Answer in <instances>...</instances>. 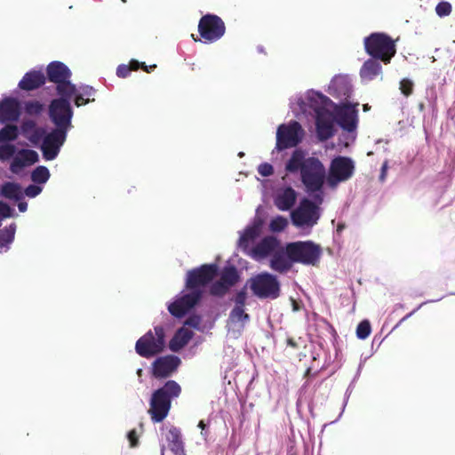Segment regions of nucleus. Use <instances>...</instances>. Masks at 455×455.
<instances>
[{
  "instance_id": "obj_17",
  "label": "nucleus",
  "mask_w": 455,
  "mask_h": 455,
  "mask_svg": "<svg viewBox=\"0 0 455 455\" xmlns=\"http://www.w3.org/2000/svg\"><path fill=\"white\" fill-rule=\"evenodd\" d=\"M38 160V154L35 150L20 149L12 158L10 170L12 173H19L24 167L32 165Z\"/></svg>"
},
{
  "instance_id": "obj_55",
  "label": "nucleus",
  "mask_w": 455,
  "mask_h": 455,
  "mask_svg": "<svg viewBox=\"0 0 455 455\" xmlns=\"http://www.w3.org/2000/svg\"><path fill=\"white\" fill-rule=\"evenodd\" d=\"M18 209L20 212H24L28 209V204L26 202H20L18 204Z\"/></svg>"
},
{
  "instance_id": "obj_7",
  "label": "nucleus",
  "mask_w": 455,
  "mask_h": 455,
  "mask_svg": "<svg viewBox=\"0 0 455 455\" xmlns=\"http://www.w3.org/2000/svg\"><path fill=\"white\" fill-rule=\"evenodd\" d=\"M200 39L192 37L195 41L212 44L219 41L226 33V25L223 20L216 14L207 13L201 17L198 22Z\"/></svg>"
},
{
  "instance_id": "obj_49",
  "label": "nucleus",
  "mask_w": 455,
  "mask_h": 455,
  "mask_svg": "<svg viewBox=\"0 0 455 455\" xmlns=\"http://www.w3.org/2000/svg\"><path fill=\"white\" fill-rule=\"evenodd\" d=\"M42 188L36 185H29L25 188V194L28 197H35L40 194Z\"/></svg>"
},
{
  "instance_id": "obj_26",
  "label": "nucleus",
  "mask_w": 455,
  "mask_h": 455,
  "mask_svg": "<svg viewBox=\"0 0 455 455\" xmlns=\"http://www.w3.org/2000/svg\"><path fill=\"white\" fill-rule=\"evenodd\" d=\"M193 332L186 328L179 329L169 342V348L178 352L183 348L192 339Z\"/></svg>"
},
{
  "instance_id": "obj_21",
  "label": "nucleus",
  "mask_w": 455,
  "mask_h": 455,
  "mask_svg": "<svg viewBox=\"0 0 455 455\" xmlns=\"http://www.w3.org/2000/svg\"><path fill=\"white\" fill-rule=\"evenodd\" d=\"M297 200V192L287 187L279 191L274 198V204L280 211H288L293 207Z\"/></svg>"
},
{
  "instance_id": "obj_51",
  "label": "nucleus",
  "mask_w": 455,
  "mask_h": 455,
  "mask_svg": "<svg viewBox=\"0 0 455 455\" xmlns=\"http://www.w3.org/2000/svg\"><path fill=\"white\" fill-rule=\"evenodd\" d=\"M12 215V208L5 203L0 201V218H9Z\"/></svg>"
},
{
  "instance_id": "obj_6",
  "label": "nucleus",
  "mask_w": 455,
  "mask_h": 455,
  "mask_svg": "<svg viewBox=\"0 0 455 455\" xmlns=\"http://www.w3.org/2000/svg\"><path fill=\"white\" fill-rule=\"evenodd\" d=\"M164 347V329L163 326L157 325L154 327V332L148 331L137 340L135 350L139 355L144 358H150L163 352Z\"/></svg>"
},
{
  "instance_id": "obj_28",
  "label": "nucleus",
  "mask_w": 455,
  "mask_h": 455,
  "mask_svg": "<svg viewBox=\"0 0 455 455\" xmlns=\"http://www.w3.org/2000/svg\"><path fill=\"white\" fill-rule=\"evenodd\" d=\"M140 68L146 72H149L144 62H139L138 60H132L129 65H119L116 68V75L118 77L125 78L132 71H136Z\"/></svg>"
},
{
  "instance_id": "obj_24",
  "label": "nucleus",
  "mask_w": 455,
  "mask_h": 455,
  "mask_svg": "<svg viewBox=\"0 0 455 455\" xmlns=\"http://www.w3.org/2000/svg\"><path fill=\"white\" fill-rule=\"evenodd\" d=\"M20 116L19 103L16 100L8 98L0 103V122L15 121Z\"/></svg>"
},
{
  "instance_id": "obj_32",
  "label": "nucleus",
  "mask_w": 455,
  "mask_h": 455,
  "mask_svg": "<svg viewBox=\"0 0 455 455\" xmlns=\"http://www.w3.org/2000/svg\"><path fill=\"white\" fill-rule=\"evenodd\" d=\"M16 231V225L14 223L10 224L8 227L0 230V246L4 247L14 240Z\"/></svg>"
},
{
  "instance_id": "obj_56",
  "label": "nucleus",
  "mask_w": 455,
  "mask_h": 455,
  "mask_svg": "<svg viewBox=\"0 0 455 455\" xmlns=\"http://www.w3.org/2000/svg\"><path fill=\"white\" fill-rule=\"evenodd\" d=\"M198 427L202 429V435H204V431L206 429L207 424L204 422V420H200L198 423ZM207 433H205V435Z\"/></svg>"
},
{
  "instance_id": "obj_16",
  "label": "nucleus",
  "mask_w": 455,
  "mask_h": 455,
  "mask_svg": "<svg viewBox=\"0 0 455 455\" xmlns=\"http://www.w3.org/2000/svg\"><path fill=\"white\" fill-rule=\"evenodd\" d=\"M180 364V359L176 355L158 357L152 363V374L156 379H165L171 376Z\"/></svg>"
},
{
  "instance_id": "obj_10",
  "label": "nucleus",
  "mask_w": 455,
  "mask_h": 455,
  "mask_svg": "<svg viewBox=\"0 0 455 455\" xmlns=\"http://www.w3.org/2000/svg\"><path fill=\"white\" fill-rule=\"evenodd\" d=\"M321 100L322 107L315 108L316 118L315 126L317 137L320 140L324 141L329 140L334 135V122L336 118L333 114L325 108L331 100L322 94H318Z\"/></svg>"
},
{
  "instance_id": "obj_58",
  "label": "nucleus",
  "mask_w": 455,
  "mask_h": 455,
  "mask_svg": "<svg viewBox=\"0 0 455 455\" xmlns=\"http://www.w3.org/2000/svg\"><path fill=\"white\" fill-rule=\"evenodd\" d=\"M148 68V70L149 71L148 73L151 72V70L155 69L156 68V65L154 64V65H151L149 67L146 66Z\"/></svg>"
},
{
  "instance_id": "obj_59",
  "label": "nucleus",
  "mask_w": 455,
  "mask_h": 455,
  "mask_svg": "<svg viewBox=\"0 0 455 455\" xmlns=\"http://www.w3.org/2000/svg\"><path fill=\"white\" fill-rule=\"evenodd\" d=\"M368 108H368V105H364V106H363V110H364V111L368 110Z\"/></svg>"
},
{
  "instance_id": "obj_35",
  "label": "nucleus",
  "mask_w": 455,
  "mask_h": 455,
  "mask_svg": "<svg viewBox=\"0 0 455 455\" xmlns=\"http://www.w3.org/2000/svg\"><path fill=\"white\" fill-rule=\"evenodd\" d=\"M230 287H228L220 279L211 285L210 293L213 296L222 297L228 291Z\"/></svg>"
},
{
  "instance_id": "obj_13",
  "label": "nucleus",
  "mask_w": 455,
  "mask_h": 455,
  "mask_svg": "<svg viewBox=\"0 0 455 455\" xmlns=\"http://www.w3.org/2000/svg\"><path fill=\"white\" fill-rule=\"evenodd\" d=\"M355 172V164L347 156H336L330 164L329 182L335 185L349 180Z\"/></svg>"
},
{
  "instance_id": "obj_33",
  "label": "nucleus",
  "mask_w": 455,
  "mask_h": 455,
  "mask_svg": "<svg viewBox=\"0 0 455 455\" xmlns=\"http://www.w3.org/2000/svg\"><path fill=\"white\" fill-rule=\"evenodd\" d=\"M50 178V172L45 166H37L31 173V180L35 183H45Z\"/></svg>"
},
{
  "instance_id": "obj_52",
  "label": "nucleus",
  "mask_w": 455,
  "mask_h": 455,
  "mask_svg": "<svg viewBox=\"0 0 455 455\" xmlns=\"http://www.w3.org/2000/svg\"><path fill=\"white\" fill-rule=\"evenodd\" d=\"M36 124L34 121H27L23 123L21 126V130L24 134H28L29 132H32V131L36 128Z\"/></svg>"
},
{
  "instance_id": "obj_39",
  "label": "nucleus",
  "mask_w": 455,
  "mask_h": 455,
  "mask_svg": "<svg viewBox=\"0 0 455 455\" xmlns=\"http://www.w3.org/2000/svg\"><path fill=\"white\" fill-rule=\"evenodd\" d=\"M435 13L438 17L443 18L449 16L452 12V6L451 3L447 1H441L435 6Z\"/></svg>"
},
{
  "instance_id": "obj_4",
  "label": "nucleus",
  "mask_w": 455,
  "mask_h": 455,
  "mask_svg": "<svg viewBox=\"0 0 455 455\" xmlns=\"http://www.w3.org/2000/svg\"><path fill=\"white\" fill-rule=\"evenodd\" d=\"M365 52L385 65L396 54V40L384 32H373L363 39Z\"/></svg>"
},
{
  "instance_id": "obj_46",
  "label": "nucleus",
  "mask_w": 455,
  "mask_h": 455,
  "mask_svg": "<svg viewBox=\"0 0 455 455\" xmlns=\"http://www.w3.org/2000/svg\"><path fill=\"white\" fill-rule=\"evenodd\" d=\"M44 134V129L36 127L32 131L30 136H28V140L32 143L36 144V143H37L42 139Z\"/></svg>"
},
{
  "instance_id": "obj_40",
  "label": "nucleus",
  "mask_w": 455,
  "mask_h": 455,
  "mask_svg": "<svg viewBox=\"0 0 455 455\" xmlns=\"http://www.w3.org/2000/svg\"><path fill=\"white\" fill-rule=\"evenodd\" d=\"M230 318L234 321H247L249 315L244 312L243 307L235 306L230 312Z\"/></svg>"
},
{
  "instance_id": "obj_18",
  "label": "nucleus",
  "mask_w": 455,
  "mask_h": 455,
  "mask_svg": "<svg viewBox=\"0 0 455 455\" xmlns=\"http://www.w3.org/2000/svg\"><path fill=\"white\" fill-rule=\"evenodd\" d=\"M336 122L347 132H354L357 126V112L349 107L341 108L337 111Z\"/></svg>"
},
{
  "instance_id": "obj_50",
  "label": "nucleus",
  "mask_w": 455,
  "mask_h": 455,
  "mask_svg": "<svg viewBox=\"0 0 455 455\" xmlns=\"http://www.w3.org/2000/svg\"><path fill=\"white\" fill-rule=\"evenodd\" d=\"M127 438L129 440L130 446L132 448H134V447L138 446V444H139V435H138V434H137L135 429H132V430L128 432Z\"/></svg>"
},
{
  "instance_id": "obj_20",
  "label": "nucleus",
  "mask_w": 455,
  "mask_h": 455,
  "mask_svg": "<svg viewBox=\"0 0 455 455\" xmlns=\"http://www.w3.org/2000/svg\"><path fill=\"white\" fill-rule=\"evenodd\" d=\"M46 73L48 80L56 84L71 77L70 69L60 61L51 62L47 66Z\"/></svg>"
},
{
  "instance_id": "obj_23",
  "label": "nucleus",
  "mask_w": 455,
  "mask_h": 455,
  "mask_svg": "<svg viewBox=\"0 0 455 455\" xmlns=\"http://www.w3.org/2000/svg\"><path fill=\"white\" fill-rule=\"evenodd\" d=\"M45 83V76L41 71H29L24 75L19 83V87L24 91H33Z\"/></svg>"
},
{
  "instance_id": "obj_8",
  "label": "nucleus",
  "mask_w": 455,
  "mask_h": 455,
  "mask_svg": "<svg viewBox=\"0 0 455 455\" xmlns=\"http://www.w3.org/2000/svg\"><path fill=\"white\" fill-rule=\"evenodd\" d=\"M249 282L251 291L259 299H275L280 296V283L274 275L260 273L251 277Z\"/></svg>"
},
{
  "instance_id": "obj_15",
  "label": "nucleus",
  "mask_w": 455,
  "mask_h": 455,
  "mask_svg": "<svg viewBox=\"0 0 455 455\" xmlns=\"http://www.w3.org/2000/svg\"><path fill=\"white\" fill-rule=\"evenodd\" d=\"M161 430L167 443L162 445V455H185L180 429L174 426H166Z\"/></svg>"
},
{
  "instance_id": "obj_2",
  "label": "nucleus",
  "mask_w": 455,
  "mask_h": 455,
  "mask_svg": "<svg viewBox=\"0 0 455 455\" xmlns=\"http://www.w3.org/2000/svg\"><path fill=\"white\" fill-rule=\"evenodd\" d=\"M285 171L289 173L299 172L300 180L309 194H315L314 199L323 203V188L326 177V170L323 163L315 156H306L300 148L295 149L285 164Z\"/></svg>"
},
{
  "instance_id": "obj_60",
  "label": "nucleus",
  "mask_w": 455,
  "mask_h": 455,
  "mask_svg": "<svg viewBox=\"0 0 455 455\" xmlns=\"http://www.w3.org/2000/svg\"><path fill=\"white\" fill-rule=\"evenodd\" d=\"M123 2H124V3H125V2H126V0H123Z\"/></svg>"
},
{
  "instance_id": "obj_1",
  "label": "nucleus",
  "mask_w": 455,
  "mask_h": 455,
  "mask_svg": "<svg viewBox=\"0 0 455 455\" xmlns=\"http://www.w3.org/2000/svg\"><path fill=\"white\" fill-rule=\"evenodd\" d=\"M218 275L216 264H204L187 272L185 287L189 292L171 303L168 310L177 318L183 317L203 298L204 288Z\"/></svg>"
},
{
  "instance_id": "obj_27",
  "label": "nucleus",
  "mask_w": 455,
  "mask_h": 455,
  "mask_svg": "<svg viewBox=\"0 0 455 455\" xmlns=\"http://www.w3.org/2000/svg\"><path fill=\"white\" fill-rule=\"evenodd\" d=\"M1 196L14 201H20L23 198L21 188L14 182H5L1 188Z\"/></svg>"
},
{
  "instance_id": "obj_31",
  "label": "nucleus",
  "mask_w": 455,
  "mask_h": 455,
  "mask_svg": "<svg viewBox=\"0 0 455 455\" xmlns=\"http://www.w3.org/2000/svg\"><path fill=\"white\" fill-rule=\"evenodd\" d=\"M18 135V127L14 124H7L0 130V143L13 141Z\"/></svg>"
},
{
  "instance_id": "obj_12",
  "label": "nucleus",
  "mask_w": 455,
  "mask_h": 455,
  "mask_svg": "<svg viewBox=\"0 0 455 455\" xmlns=\"http://www.w3.org/2000/svg\"><path fill=\"white\" fill-rule=\"evenodd\" d=\"M319 217L318 206L307 198H303L291 213V222L298 228H311L317 223Z\"/></svg>"
},
{
  "instance_id": "obj_14",
  "label": "nucleus",
  "mask_w": 455,
  "mask_h": 455,
  "mask_svg": "<svg viewBox=\"0 0 455 455\" xmlns=\"http://www.w3.org/2000/svg\"><path fill=\"white\" fill-rule=\"evenodd\" d=\"M67 134L68 132L53 129L44 137L40 148L46 161L54 160L58 156L67 140Z\"/></svg>"
},
{
  "instance_id": "obj_53",
  "label": "nucleus",
  "mask_w": 455,
  "mask_h": 455,
  "mask_svg": "<svg viewBox=\"0 0 455 455\" xmlns=\"http://www.w3.org/2000/svg\"><path fill=\"white\" fill-rule=\"evenodd\" d=\"M286 343H287V346H289L294 349L299 348V344H298L297 340L293 338H288L286 340Z\"/></svg>"
},
{
  "instance_id": "obj_5",
  "label": "nucleus",
  "mask_w": 455,
  "mask_h": 455,
  "mask_svg": "<svg viewBox=\"0 0 455 455\" xmlns=\"http://www.w3.org/2000/svg\"><path fill=\"white\" fill-rule=\"evenodd\" d=\"M285 253L293 263L315 266L321 258L322 249L312 241H298L287 243Z\"/></svg>"
},
{
  "instance_id": "obj_11",
  "label": "nucleus",
  "mask_w": 455,
  "mask_h": 455,
  "mask_svg": "<svg viewBox=\"0 0 455 455\" xmlns=\"http://www.w3.org/2000/svg\"><path fill=\"white\" fill-rule=\"evenodd\" d=\"M304 131L297 121H291L288 124H281L276 132V148L283 150L296 147L303 139Z\"/></svg>"
},
{
  "instance_id": "obj_19",
  "label": "nucleus",
  "mask_w": 455,
  "mask_h": 455,
  "mask_svg": "<svg viewBox=\"0 0 455 455\" xmlns=\"http://www.w3.org/2000/svg\"><path fill=\"white\" fill-rule=\"evenodd\" d=\"M279 241L274 236H266L251 250V257L261 259L276 251Z\"/></svg>"
},
{
  "instance_id": "obj_41",
  "label": "nucleus",
  "mask_w": 455,
  "mask_h": 455,
  "mask_svg": "<svg viewBox=\"0 0 455 455\" xmlns=\"http://www.w3.org/2000/svg\"><path fill=\"white\" fill-rule=\"evenodd\" d=\"M413 87V82L408 78H403L400 81L401 92L406 97L412 94Z\"/></svg>"
},
{
  "instance_id": "obj_9",
  "label": "nucleus",
  "mask_w": 455,
  "mask_h": 455,
  "mask_svg": "<svg viewBox=\"0 0 455 455\" xmlns=\"http://www.w3.org/2000/svg\"><path fill=\"white\" fill-rule=\"evenodd\" d=\"M49 117L55 125L54 129L68 132L72 128L73 109L66 98H58L49 105Z\"/></svg>"
},
{
  "instance_id": "obj_38",
  "label": "nucleus",
  "mask_w": 455,
  "mask_h": 455,
  "mask_svg": "<svg viewBox=\"0 0 455 455\" xmlns=\"http://www.w3.org/2000/svg\"><path fill=\"white\" fill-rule=\"evenodd\" d=\"M287 225L288 221L284 217L277 216L271 220L269 228L273 232H281L287 227Z\"/></svg>"
},
{
  "instance_id": "obj_36",
  "label": "nucleus",
  "mask_w": 455,
  "mask_h": 455,
  "mask_svg": "<svg viewBox=\"0 0 455 455\" xmlns=\"http://www.w3.org/2000/svg\"><path fill=\"white\" fill-rule=\"evenodd\" d=\"M371 331V323L368 320H363L356 328V336L360 339H365Z\"/></svg>"
},
{
  "instance_id": "obj_29",
  "label": "nucleus",
  "mask_w": 455,
  "mask_h": 455,
  "mask_svg": "<svg viewBox=\"0 0 455 455\" xmlns=\"http://www.w3.org/2000/svg\"><path fill=\"white\" fill-rule=\"evenodd\" d=\"M56 91L60 98H66L69 101L70 99L77 92L76 86L70 82V79H66L56 84Z\"/></svg>"
},
{
  "instance_id": "obj_25",
  "label": "nucleus",
  "mask_w": 455,
  "mask_h": 455,
  "mask_svg": "<svg viewBox=\"0 0 455 455\" xmlns=\"http://www.w3.org/2000/svg\"><path fill=\"white\" fill-rule=\"evenodd\" d=\"M292 261L289 259L287 254L283 251H276L272 254L270 259V267L278 273H286L292 267Z\"/></svg>"
},
{
  "instance_id": "obj_48",
  "label": "nucleus",
  "mask_w": 455,
  "mask_h": 455,
  "mask_svg": "<svg viewBox=\"0 0 455 455\" xmlns=\"http://www.w3.org/2000/svg\"><path fill=\"white\" fill-rule=\"evenodd\" d=\"M74 96H75V105L76 107H81L83 105H86V104H88L90 102H93L95 100L94 98H92V99L84 98L80 93H77V92H76V94Z\"/></svg>"
},
{
  "instance_id": "obj_42",
  "label": "nucleus",
  "mask_w": 455,
  "mask_h": 455,
  "mask_svg": "<svg viewBox=\"0 0 455 455\" xmlns=\"http://www.w3.org/2000/svg\"><path fill=\"white\" fill-rule=\"evenodd\" d=\"M43 106L37 100L28 101L25 104V110L29 115H37L42 111Z\"/></svg>"
},
{
  "instance_id": "obj_45",
  "label": "nucleus",
  "mask_w": 455,
  "mask_h": 455,
  "mask_svg": "<svg viewBox=\"0 0 455 455\" xmlns=\"http://www.w3.org/2000/svg\"><path fill=\"white\" fill-rule=\"evenodd\" d=\"M202 322V318L198 315H192L185 321V325L197 329Z\"/></svg>"
},
{
  "instance_id": "obj_30",
  "label": "nucleus",
  "mask_w": 455,
  "mask_h": 455,
  "mask_svg": "<svg viewBox=\"0 0 455 455\" xmlns=\"http://www.w3.org/2000/svg\"><path fill=\"white\" fill-rule=\"evenodd\" d=\"M220 279L228 287L234 286L239 280L237 269L234 266L225 267Z\"/></svg>"
},
{
  "instance_id": "obj_43",
  "label": "nucleus",
  "mask_w": 455,
  "mask_h": 455,
  "mask_svg": "<svg viewBox=\"0 0 455 455\" xmlns=\"http://www.w3.org/2000/svg\"><path fill=\"white\" fill-rule=\"evenodd\" d=\"M258 172L262 177H269L274 173V168L272 164L268 163H262L258 167Z\"/></svg>"
},
{
  "instance_id": "obj_47",
  "label": "nucleus",
  "mask_w": 455,
  "mask_h": 455,
  "mask_svg": "<svg viewBox=\"0 0 455 455\" xmlns=\"http://www.w3.org/2000/svg\"><path fill=\"white\" fill-rule=\"evenodd\" d=\"M79 93L84 96V98L92 99L91 97H93L96 93V90L90 85H83L79 88Z\"/></svg>"
},
{
  "instance_id": "obj_37",
  "label": "nucleus",
  "mask_w": 455,
  "mask_h": 455,
  "mask_svg": "<svg viewBox=\"0 0 455 455\" xmlns=\"http://www.w3.org/2000/svg\"><path fill=\"white\" fill-rule=\"evenodd\" d=\"M16 153V147L12 144H2L0 145V160L7 161L12 158Z\"/></svg>"
},
{
  "instance_id": "obj_34",
  "label": "nucleus",
  "mask_w": 455,
  "mask_h": 455,
  "mask_svg": "<svg viewBox=\"0 0 455 455\" xmlns=\"http://www.w3.org/2000/svg\"><path fill=\"white\" fill-rule=\"evenodd\" d=\"M259 235V229L258 227H251L246 228L239 239L240 245L247 247L249 243L256 239Z\"/></svg>"
},
{
  "instance_id": "obj_57",
  "label": "nucleus",
  "mask_w": 455,
  "mask_h": 455,
  "mask_svg": "<svg viewBox=\"0 0 455 455\" xmlns=\"http://www.w3.org/2000/svg\"><path fill=\"white\" fill-rule=\"evenodd\" d=\"M414 312H415V310H413L412 312H411V313L407 314L405 316H403V317L401 319L400 323H402V322L405 321L406 319H408V318H409V317H410V316H411Z\"/></svg>"
},
{
  "instance_id": "obj_44",
  "label": "nucleus",
  "mask_w": 455,
  "mask_h": 455,
  "mask_svg": "<svg viewBox=\"0 0 455 455\" xmlns=\"http://www.w3.org/2000/svg\"><path fill=\"white\" fill-rule=\"evenodd\" d=\"M246 299H247V292H246L245 288H243L241 291H239L235 295V306L244 307L245 303H246Z\"/></svg>"
},
{
  "instance_id": "obj_54",
  "label": "nucleus",
  "mask_w": 455,
  "mask_h": 455,
  "mask_svg": "<svg viewBox=\"0 0 455 455\" xmlns=\"http://www.w3.org/2000/svg\"><path fill=\"white\" fill-rule=\"evenodd\" d=\"M387 162H384V164H382V167H381V172H380V176H379V180H384L385 178H386V175H387Z\"/></svg>"
},
{
  "instance_id": "obj_3",
  "label": "nucleus",
  "mask_w": 455,
  "mask_h": 455,
  "mask_svg": "<svg viewBox=\"0 0 455 455\" xmlns=\"http://www.w3.org/2000/svg\"><path fill=\"white\" fill-rule=\"evenodd\" d=\"M181 387L175 380H168L155 390L149 402L148 413L155 423L162 422L169 414L172 401L180 396Z\"/></svg>"
},
{
  "instance_id": "obj_22",
  "label": "nucleus",
  "mask_w": 455,
  "mask_h": 455,
  "mask_svg": "<svg viewBox=\"0 0 455 455\" xmlns=\"http://www.w3.org/2000/svg\"><path fill=\"white\" fill-rule=\"evenodd\" d=\"M379 60L371 57L365 60L359 71L361 79L363 81H372L378 76H382V66Z\"/></svg>"
}]
</instances>
